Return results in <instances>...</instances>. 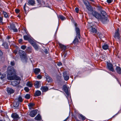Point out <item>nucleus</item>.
I'll use <instances>...</instances> for the list:
<instances>
[{"instance_id":"8fccbe9b","label":"nucleus","mask_w":121,"mask_h":121,"mask_svg":"<svg viewBox=\"0 0 121 121\" xmlns=\"http://www.w3.org/2000/svg\"><path fill=\"white\" fill-rule=\"evenodd\" d=\"M10 64L11 65L13 66L15 64V63L14 61H12L10 62Z\"/></svg>"},{"instance_id":"a211bd4d","label":"nucleus","mask_w":121,"mask_h":121,"mask_svg":"<svg viewBox=\"0 0 121 121\" xmlns=\"http://www.w3.org/2000/svg\"><path fill=\"white\" fill-rule=\"evenodd\" d=\"M20 83L19 81H12L11 82V85L13 86H15L19 84Z\"/></svg>"},{"instance_id":"aec40b11","label":"nucleus","mask_w":121,"mask_h":121,"mask_svg":"<svg viewBox=\"0 0 121 121\" xmlns=\"http://www.w3.org/2000/svg\"><path fill=\"white\" fill-rule=\"evenodd\" d=\"M7 91L8 93H9L10 94L13 93L15 91L12 88H8L7 89Z\"/></svg>"},{"instance_id":"774afa93","label":"nucleus","mask_w":121,"mask_h":121,"mask_svg":"<svg viewBox=\"0 0 121 121\" xmlns=\"http://www.w3.org/2000/svg\"><path fill=\"white\" fill-rule=\"evenodd\" d=\"M28 49L29 50L31 49V48L29 47L28 48Z\"/></svg>"},{"instance_id":"393cba45","label":"nucleus","mask_w":121,"mask_h":121,"mask_svg":"<svg viewBox=\"0 0 121 121\" xmlns=\"http://www.w3.org/2000/svg\"><path fill=\"white\" fill-rule=\"evenodd\" d=\"M3 12L4 17L6 18L9 17V13L4 11H3Z\"/></svg>"},{"instance_id":"69168bd1","label":"nucleus","mask_w":121,"mask_h":121,"mask_svg":"<svg viewBox=\"0 0 121 121\" xmlns=\"http://www.w3.org/2000/svg\"><path fill=\"white\" fill-rule=\"evenodd\" d=\"M26 3H25V4H24V7H23V8H26Z\"/></svg>"},{"instance_id":"3c124183","label":"nucleus","mask_w":121,"mask_h":121,"mask_svg":"<svg viewBox=\"0 0 121 121\" xmlns=\"http://www.w3.org/2000/svg\"><path fill=\"white\" fill-rule=\"evenodd\" d=\"M42 76L40 75H38L37 76V78L39 79H40L42 78Z\"/></svg>"},{"instance_id":"603ef678","label":"nucleus","mask_w":121,"mask_h":121,"mask_svg":"<svg viewBox=\"0 0 121 121\" xmlns=\"http://www.w3.org/2000/svg\"><path fill=\"white\" fill-rule=\"evenodd\" d=\"M75 10L76 11V12L77 13H78L79 12V9L77 7L75 9Z\"/></svg>"},{"instance_id":"c9c22d12","label":"nucleus","mask_w":121,"mask_h":121,"mask_svg":"<svg viewBox=\"0 0 121 121\" xmlns=\"http://www.w3.org/2000/svg\"><path fill=\"white\" fill-rule=\"evenodd\" d=\"M35 105V104L30 103L29 104L28 106L30 108H31Z\"/></svg>"},{"instance_id":"79ce46f5","label":"nucleus","mask_w":121,"mask_h":121,"mask_svg":"<svg viewBox=\"0 0 121 121\" xmlns=\"http://www.w3.org/2000/svg\"><path fill=\"white\" fill-rule=\"evenodd\" d=\"M37 1L39 2V4H42H42H44V2L43 1V0H37Z\"/></svg>"},{"instance_id":"052dcab7","label":"nucleus","mask_w":121,"mask_h":121,"mask_svg":"<svg viewBox=\"0 0 121 121\" xmlns=\"http://www.w3.org/2000/svg\"><path fill=\"white\" fill-rule=\"evenodd\" d=\"M13 52L14 53H15V54H16L17 53V50H14L13 51Z\"/></svg>"},{"instance_id":"5fc2aeb1","label":"nucleus","mask_w":121,"mask_h":121,"mask_svg":"<svg viewBox=\"0 0 121 121\" xmlns=\"http://www.w3.org/2000/svg\"><path fill=\"white\" fill-rule=\"evenodd\" d=\"M44 52L46 54H48V50L47 49H44Z\"/></svg>"},{"instance_id":"5701e85b","label":"nucleus","mask_w":121,"mask_h":121,"mask_svg":"<svg viewBox=\"0 0 121 121\" xmlns=\"http://www.w3.org/2000/svg\"><path fill=\"white\" fill-rule=\"evenodd\" d=\"M46 76H47V75H46ZM46 77L47 81L48 82H51L52 81V79L48 75L47 76H46Z\"/></svg>"},{"instance_id":"dca6fc26","label":"nucleus","mask_w":121,"mask_h":121,"mask_svg":"<svg viewBox=\"0 0 121 121\" xmlns=\"http://www.w3.org/2000/svg\"><path fill=\"white\" fill-rule=\"evenodd\" d=\"M40 83L39 81H36L34 83V86L36 88H38L41 86V84H40Z\"/></svg>"},{"instance_id":"f704fd0d","label":"nucleus","mask_w":121,"mask_h":121,"mask_svg":"<svg viewBox=\"0 0 121 121\" xmlns=\"http://www.w3.org/2000/svg\"><path fill=\"white\" fill-rule=\"evenodd\" d=\"M17 99L18 100V102H22L23 100V99L20 96H19Z\"/></svg>"},{"instance_id":"4c0bfd02","label":"nucleus","mask_w":121,"mask_h":121,"mask_svg":"<svg viewBox=\"0 0 121 121\" xmlns=\"http://www.w3.org/2000/svg\"><path fill=\"white\" fill-rule=\"evenodd\" d=\"M28 41L32 45H33L34 44V42L32 39L30 38Z\"/></svg>"},{"instance_id":"6e6d98bb","label":"nucleus","mask_w":121,"mask_h":121,"mask_svg":"<svg viewBox=\"0 0 121 121\" xmlns=\"http://www.w3.org/2000/svg\"><path fill=\"white\" fill-rule=\"evenodd\" d=\"M22 41H23V40L22 39H19L18 40L19 42L20 43H22Z\"/></svg>"},{"instance_id":"7ed1b4c3","label":"nucleus","mask_w":121,"mask_h":121,"mask_svg":"<svg viewBox=\"0 0 121 121\" xmlns=\"http://www.w3.org/2000/svg\"><path fill=\"white\" fill-rule=\"evenodd\" d=\"M92 14L93 16L95 17L99 20L100 19L101 17V16L100 14L95 11L92 12Z\"/></svg>"},{"instance_id":"a878e982","label":"nucleus","mask_w":121,"mask_h":121,"mask_svg":"<svg viewBox=\"0 0 121 121\" xmlns=\"http://www.w3.org/2000/svg\"><path fill=\"white\" fill-rule=\"evenodd\" d=\"M109 48V46L108 44H104L102 46V48L104 50H107Z\"/></svg>"},{"instance_id":"423d86ee","label":"nucleus","mask_w":121,"mask_h":121,"mask_svg":"<svg viewBox=\"0 0 121 121\" xmlns=\"http://www.w3.org/2000/svg\"><path fill=\"white\" fill-rule=\"evenodd\" d=\"M119 29L118 28L117 29L114 34V37L115 39L117 38V39L120 40V34L119 33Z\"/></svg>"},{"instance_id":"09e8293b","label":"nucleus","mask_w":121,"mask_h":121,"mask_svg":"<svg viewBox=\"0 0 121 121\" xmlns=\"http://www.w3.org/2000/svg\"><path fill=\"white\" fill-rule=\"evenodd\" d=\"M3 17H0V23H2L3 22Z\"/></svg>"},{"instance_id":"37998d69","label":"nucleus","mask_w":121,"mask_h":121,"mask_svg":"<svg viewBox=\"0 0 121 121\" xmlns=\"http://www.w3.org/2000/svg\"><path fill=\"white\" fill-rule=\"evenodd\" d=\"M24 90L27 92H28L29 91V89L27 87H25L24 88Z\"/></svg>"},{"instance_id":"4be33fe9","label":"nucleus","mask_w":121,"mask_h":121,"mask_svg":"<svg viewBox=\"0 0 121 121\" xmlns=\"http://www.w3.org/2000/svg\"><path fill=\"white\" fill-rule=\"evenodd\" d=\"M116 70L117 72L119 74H121V68L119 66H117Z\"/></svg>"},{"instance_id":"de8ad7c7","label":"nucleus","mask_w":121,"mask_h":121,"mask_svg":"<svg viewBox=\"0 0 121 121\" xmlns=\"http://www.w3.org/2000/svg\"><path fill=\"white\" fill-rule=\"evenodd\" d=\"M113 1V0H107V2L109 4H110Z\"/></svg>"},{"instance_id":"4468645a","label":"nucleus","mask_w":121,"mask_h":121,"mask_svg":"<svg viewBox=\"0 0 121 121\" xmlns=\"http://www.w3.org/2000/svg\"><path fill=\"white\" fill-rule=\"evenodd\" d=\"M35 4V0H29L27 3L28 5L32 6H34Z\"/></svg>"},{"instance_id":"ddd939ff","label":"nucleus","mask_w":121,"mask_h":121,"mask_svg":"<svg viewBox=\"0 0 121 121\" xmlns=\"http://www.w3.org/2000/svg\"><path fill=\"white\" fill-rule=\"evenodd\" d=\"M75 30L77 36H78L79 38L80 39V30L77 27H76Z\"/></svg>"},{"instance_id":"0eeeda50","label":"nucleus","mask_w":121,"mask_h":121,"mask_svg":"<svg viewBox=\"0 0 121 121\" xmlns=\"http://www.w3.org/2000/svg\"><path fill=\"white\" fill-rule=\"evenodd\" d=\"M9 29L10 30H13L14 32H17L18 31L17 30L14 24H11L9 26H8Z\"/></svg>"},{"instance_id":"9b49d317","label":"nucleus","mask_w":121,"mask_h":121,"mask_svg":"<svg viewBox=\"0 0 121 121\" xmlns=\"http://www.w3.org/2000/svg\"><path fill=\"white\" fill-rule=\"evenodd\" d=\"M48 86H43L41 87L40 89L43 92H45L48 90Z\"/></svg>"},{"instance_id":"49530a36","label":"nucleus","mask_w":121,"mask_h":121,"mask_svg":"<svg viewBox=\"0 0 121 121\" xmlns=\"http://www.w3.org/2000/svg\"><path fill=\"white\" fill-rule=\"evenodd\" d=\"M83 2L86 6L87 5H88V4H87V2H88V1L87 0H84L83 1Z\"/></svg>"},{"instance_id":"f3484780","label":"nucleus","mask_w":121,"mask_h":121,"mask_svg":"<svg viewBox=\"0 0 121 121\" xmlns=\"http://www.w3.org/2000/svg\"><path fill=\"white\" fill-rule=\"evenodd\" d=\"M63 77L64 80L66 81L68 80L69 78V76L67 75V73L66 72H64L63 73Z\"/></svg>"},{"instance_id":"0e129e2a","label":"nucleus","mask_w":121,"mask_h":121,"mask_svg":"<svg viewBox=\"0 0 121 121\" xmlns=\"http://www.w3.org/2000/svg\"><path fill=\"white\" fill-rule=\"evenodd\" d=\"M89 0L92 2H94V0Z\"/></svg>"},{"instance_id":"2eb2a0df","label":"nucleus","mask_w":121,"mask_h":121,"mask_svg":"<svg viewBox=\"0 0 121 121\" xmlns=\"http://www.w3.org/2000/svg\"><path fill=\"white\" fill-rule=\"evenodd\" d=\"M86 7V9L89 11L92 12L93 11V8L91 5L90 4L89 2H88V5Z\"/></svg>"},{"instance_id":"4d7b16f0","label":"nucleus","mask_w":121,"mask_h":121,"mask_svg":"<svg viewBox=\"0 0 121 121\" xmlns=\"http://www.w3.org/2000/svg\"><path fill=\"white\" fill-rule=\"evenodd\" d=\"M26 8H23V10L24 12L25 13V14H26Z\"/></svg>"},{"instance_id":"1a4fd4ad","label":"nucleus","mask_w":121,"mask_h":121,"mask_svg":"<svg viewBox=\"0 0 121 121\" xmlns=\"http://www.w3.org/2000/svg\"><path fill=\"white\" fill-rule=\"evenodd\" d=\"M63 89L66 94L68 96L69 95V93L66 85H64L63 86Z\"/></svg>"},{"instance_id":"a18cd8bd","label":"nucleus","mask_w":121,"mask_h":121,"mask_svg":"<svg viewBox=\"0 0 121 121\" xmlns=\"http://www.w3.org/2000/svg\"><path fill=\"white\" fill-rule=\"evenodd\" d=\"M21 48L23 50H24L26 48V46L24 45H22L21 46Z\"/></svg>"},{"instance_id":"f03ea898","label":"nucleus","mask_w":121,"mask_h":121,"mask_svg":"<svg viewBox=\"0 0 121 121\" xmlns=\"http://www.w3.org/2000/svg\"><path fill=\"white\" fill-rule=\"evenodd\" d=\"M19 54L21 59L27 60L28 58L26 53L23 51L20 50L19 52Z\"/></svg>"},{"instance_id":"473e14b6","label":"nucleus","mask_w":121,"mask_h":121,"mask_svg":"<svg viewBox=\"0 0 121 121\" xmlns=\"http://www.w3.org/2000/svg\"><path fill=\"white\" fill-rule=\"evenodd\" d=\"M23 38L25 40H28L30 39V38L27 35H25L23 36Z\"/></svg>"},{"instance_id":"bf43d9fd","label":"nucleus","mask_w":121,"mask_h":121,"mask_svg":"<svg viewBox=\"0 0 121 121\" xmlns=\"http://www.w3.org/2000/svg\"><path fill=\"white\" fill-rule=\"evenodd\" d=\"M3 54L2 52L0 50V56H1Z\"/></svg>"},{"instance_id":"39448f33","label":"nucleus","mask_w":121,"mask_h":121,"mask_svg":"<svg viewBox=\"0 0 121 121\" xmlns=\"http://www.w3.org/2000/svg\"><path fill=\"white\" fill-rule=\"evenodd\" d=\"M89 31L91 34H94L96 33L97 32L96 29L95 28L92 26H90L88 28Z\"/></svg>"},{"instance_id":"2f4dec72","label":"nucleus","mask_w":121,"mask_h":121,"mask_svg":"<svg viewBox=\"0 0 121 121\" xmlns=\"http://www.w3.org/2000/svg\"><path fill=\"white\" fill-rule=\"evenodd\" d=\"M78 117L79 118H81L82 119L83 121L84 120L86 119V117L82 114L79 115L78 116Z\"/></svg>"},{"instance_id":"6e6552de","label":"nucleus","mask_w":121,"mask_h":121,"mask_svg":"<svg viewBox=\"0 0 121 121\" xmlns=\"http://www.w3.org/2000/svg\"><path fill=\"white\" fill-rule=\"evenodd\" d=\"M107 67L108 69L110 71L113 72L114 69L113 68V66L112 64L110 63H107Z\"/></svg>"},{"instance_id":"bb28decb","label":"nucleus","mask_w":121,"mask_h":121,"mask_svg":"<svg viewBox=\"0 0 121 121\" xmlns=\"http://www.w3.org/2000/svg\"><path fill=\"white\" fill-rule=\"evenodd\" d=\"M78 39L77 38V37H76L75 38L73 43L74 45H77V44H78Z\"/></svg>"},{"instance_id":"b1692460","label":"nucleus","mask_w":121,"mask_h":121,"mask_svg":"<svg viewBox=\"0 0 121 121\" xmlns=\"http://www.w3.org/2000/svg\"><path fill=\"white\" fill-rule=\"evenodd\" d=\"M40 70L39 69L36 68L34 70V72L36 74H38L40 72Z\"/></svg>"},{"instance_id":"e2e57ef3","label":"nucleus","mask_w":121,"mask_h":121,"mask_svg":"<svg viewBox=\"0 0 121 121\" xmlns=\"http://www.w3.org/2000/svg\"><path fill=\"white\" fill-rule=\"evenodd\" d=\"M27 52H28L29 53H31V51H29V52H28V49H27Z\"/></svg>"},{"instance_id":"ea45409f","label":"nucleus","mask_w":121,"mask_h":121,"mask_svg":"<svg viewBox=\"0 0 121 121\" xmlns=\"http://www.w3.org/2000/svg\"><path fill=\"white\" fill-rule=\"evenodd\" d=\"M34 47L35 48V49L36 50H38L39 49V48L37 46V45L36 44H34L33 45Z\"/></svg>"},{"instance_id":"a19ab883","label":"nucleus","mask_w":121,"mask_h":121,"mask_svg":"<svg viewBox=\"0 0 121 121\" xmlns=\"http://www.w3.org/2000/svg\"><path fill=\"white\" fill-rule=\"evenodd\" d=\"M1 76L0 77V79L2 80L4 78H5L6 77V75L5 74H1Z\"/></svg>"},{"instance_id":"c756f323","label":"nucleus","mask_w":121,"mask_h":121,"mask_svg":"<svg viewBox=\"0 0 121 121\" xmlns=\"http://www.w3.org/2000/svg\"><path fill=\"white\" fill-rule=\"evenodd\" d=\"M26 85L29 87H32L33 86V84L30 82H28L26 83Z\"/></svg>"},{"instance_id":"13d9d810","label":"nucleus","mask_w":121,"mask_h":121,"mask_svg":"<svg viewBox=\"0 0 121 121\" xmlns=\"http://www.w3.org/2000/svg\"><path fill=\"white\" fill-rule=\"evenodd\" d=\"M57 64H58V65L59 66H60L62 65V63L60 62L59 63H58Z\"/></svg>"},{"instance_id":"680f3d73","label":"nucleus","mask_w":121,"mask_h":121,"mask_svg":"<svg viewBox=\"0 0 121 121\" xmlns=\"http://www.w3.org/2000/svg\"><path fill=\"white\" fill-rule=\"evenodd\" d=\"M11 38V37L10 36H8L7 37V38L8 39H9Z\"/></svg>"},{"instance_id":"e433bc0d","label":"nucleus","mask_w":121,"mask_h":121,"mask_svg":"<svg viewBox=\"0 0 121 121\" xmlns=\"http://www.w3.org/2000/svg\"><path fill=\"white\" fill-rule=\"evenodd\" d=\"M13 106L15 107H17L19 106V104L18 102H14L13 104Z\"/></svg>"},{"instance_id":"f257e3e1","label":"nucleus","mask_w":121,"mask_h":121,"mask_svg":"<svg viewBox=\"0 0 121 121\" xmlns=\"http://www.w3.org/2000/svg\"><path fill=\"white\" fill-rule=\"evenodd\" d=\"M16 70L12 68L9 70V75H7V79L10 80H15L17 81L20 80H21L20 78L16 74Z\"/></svg>"},{"instance_id":"58836bf2","label":"nucleus","mask_w":121,"mask_h":121,"mask_svg":"<svg viewBox=\"0 0 121 121\" xmlns=\"http://www.w3.org/2000/svg\"><path fill=\"white\" fill-rule=\"evenodd\" d=\"M25 98L27 99H29L30 98V95L29 94H27L25 96Z\"/></svg>"},{"instance_id":"72a5a7b5","label":"nucleus","mask_w":121,"mask_h":121,"mask_svg":"<svg viewBox=\"0 0 121 121\" xmlns=\"http://www.w3.org/2000/svg\"><path fill=\"white\" fill-rule=\"evenodd\" d=\"M101 13L102 14L101 17L104 16H107V15L106 12L104 11H102L101 12Z\"/></svg>"},{"instance_id":"864d4df0","label":"nucleus","mask_w":121,"mask_h":121,"mask_svg":"<svg viewBox=\"0 0 121 121\" xmlns=\"http://www.w3.org/2000/svg\"><path fill=\"white\" fill-rule=\"evenodd\" d=\"M15 12L16 13H18L20 12V10L18 9H16L15 10Z\"/></svg>"},{"instance_id":"20e7f679","label":"nucleus","mask_w":121,"mask_h":121,"mask_svg":"<svg viewBox=\"0 0 121 121\" xmlns=\"http://www.w3.org/2000/svg\"><path fill=\"white\" fill-rule=\"evenodd\" d=\"M107 17L108 16L101 17L99 20H100L104 24H106L108 21V19Z\"/></svg>"},{"instance_id":"c85d7f7f","label":"nucleus","mask_w":121,"mask_h":121,"mask_svg":"<svg viewBox=\"0 0 121 121\" xmlns=\"http://www.w3.org/2000/svg\"><path fill=\"white\" fill-rule=\"evenodd\" d=\"M2 45L4 46V48L6 49H7L9 47L8 46V43L6 42H4Z\"/></svg>"},{"instance_id":"cd10ccee","label":"nucleus","mask_w":121,"mask_h":121,"mask_svg":"<svg viewBox=\"0 0 121 121\" xmlns=\"http://www.w3.org/2000/svg\"><path fill=\"white\" fill-rule=\"evenodd\" d=\"M35 120H40L41 119V116L39 114L38 115L35 117Z\"/></svg>"},{"instance_id":"9d476101","label":"nucleus","mask_w":121,"mask_h":121,"mask_svg":"<svg viewBox=\"0 0 121 121\" xmlns=\"http://www.w3.org/2000/svg\"><path fill=\"white\" fill-rule=\"evenodd\" d=\"M37 114V110H34L30 112V115L32 117H34Z\"/></svg>"},{"instance_id":"338daca9","label":"nucleus","mask_w":121,"mask_h":121,"mask_svg":"<svg viewBox=\"0 0 121 121\" xmlns=\"http://www.w3.org/2000/svg\"><path fill=\"white\" fill-rule=\"evenodd\" d=\"M75 26L76 27H76L77 26V24L76 23H75Z\"/></svg>"},{"instance_id":"f8f14e48","label":"nucleus","mask_w":121,"mask_h":121,"mask_svg":"<svg viewBox=\"0 0 121 121\" xmlns=\"http://www.w3.org/2000/svg\"><path fill=\"white\" fill-rule=\"evenodd\" d=\"M58 44L61 51H65L66 49V46L60 43H59Z\"/></svg>"},{"instance_id":"412c9836","label":"nucleus","mask_w":121,"mask_h":121,"mask_svg":"<svg viewBox=\"0 0 121 121\" xmlns=\"http://www.w3.org/2000/svg\"><path fill=\"white\" fill-rule=\"evenodd\" d=\"M41 92L39 90L36 91L34 94V96L35 97H36L41 95Z\"/></svg>"},{"instance_id":"c03bdc74","label":"nucleus","mask_w":121,"mask_h":121,"mask_svg":"<svg viewBox=\"0 0 121 121\" xmlns=\"http://www.w3.org/2000/svg\"><path fill=\"white\" fill-rule=\"evenodd\" d=\"M67 54L66 52H63V56L64 58H65L67 56Z\"/></svg>"},{"instance_id":"6ab92c4d","label":"nucleus","mask_w":121,"mask_h":121,"mask_svg":"<svg viewBox=\"0 0 121 121\" xmlns=\"http://www.w3.org/2000/svg\"><path fill=\"white\" fill-rule=\"evenodd\" d=\"M11 117L14 119H16L18 118L19 116L16 113H13L11 115Z\"/></svg>"},{"instance_id":"7c9ffc66","label":"nucleus","mask_w":121,"mask_h":121,"mask_svg":"<svg viewBox=\"0 0 121 121\" xmlns=\"http://www.w3.org/2000/svg\"><path fill=\"white\" fill-rule=\"evenodd\" d=\"M58 18L62 20H64L66 19V18L62 15H59L58 16Z\"/></svg>"}]
</instances>
